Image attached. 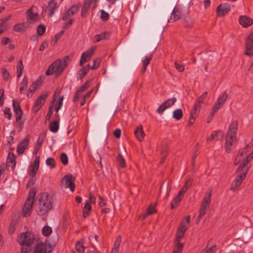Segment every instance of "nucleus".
Returning <instances> with one entry per match:
<instances>
[{"label": "nucleus", "instance_id": "1", "mask_svg": "<svg viewBox=\"0 0 253 253\" xmlns=\"http://www.w3.org/2000/svg\"><path fill=\"white\" fill-rule=\"evenodd\" d=\"M39 202V206L36 209L37 212L39 215H44L52 209V199L47 193L41 194Z\"/></svg>", "mask_w": 253, "mask_h": 253}, {"label": "nucleus", "instance_id": "2", "mask_svg": "<svg viewBox=\"0 0 253 253\" xmlns=\"http://www.w3.org/2000/svg\"><path fill=\"white\" fill-rule=\"evenodd\" d=\"M68 60V56H65L62 59H58L55 60L48 67L45 75L49 76L54 73L57 76L60 75L67 66V62Z\"/></svg>", "mask_w": 253, "mask_h": 253}, {"label": "nucleus", "instance_id": "3", "mask_svg": "<svg viewBox=\"0 0 253 253\" xmlns=\"http://www.w3.org/2000/svg\"><path fill=\"white\" fill-rule=\"evenodd\" d=\"M211 196V193H206L204 197L199 210V214L196 219L198 223L200 221L202 218L206 214V210L210 206Z\"/></svg>", "mask_w": 253, "mask_h": 253}, {"label": "nucleus", "instance_id": "4", "mask_svg": "<svg viewBox=\"0 0 253 253\" xmlns=\"http://www.w3.org/2000/svg\"><path fill=\"white\" fill-rule=\"evenodd\" d=\"M35 240V235L29 232L22 233L17 238L18 242L21 246H31Z\"/></svg>", "mask_w": 253, "mask_h": 253}, {"label": "nucleus", "instance_id": "5", "mask_svg": "<svg viewBox=\"0 0 253 253\" xmlns=\"http://www.w3.org/2000/svg\"><path fill=\"white\" fill-rule=\"evenodd\" d=\"M13 111L15 115V121L18 125L20 130L23 127L24 121L22 120L23 111L21 110L19 103L15 100H13Z\"/></svg>", "mask_w": 253, "mask_h": 253}, {"label": "nucleus", "instance_id": "6", "mask_svg": "<svg viewBox=\"0 0 253 253\" xmlns=\"http://www.w3.org/2000/svg\"><path fill=\"white\" fill-rule=\"evenodd\" d=\"M249 168L243 169L239 172L236 173H238L236 178L233 181L231 184L230 190L231 191H235L242 183L243 180L245 179L246 175L249 170Z\"/></svg>", "mask_w": 253, "mask_h": 253}, {"label": "nucleus", "instance_id": "7", "mask_svg": "<svg viewBox=\"0 0 253 253\" xmlns=\"http://www.w3.org/2000/svg\"><path fill=\"white\" fill-rule=\"evenodd\" d=\"M238 122L236 120L233 121L229 125L228 132L226 135L225 140L236 141L238 131Z\"/></svg>", "mask_w": 253, "mask_h": 253}, {"label": "nucleus", "instance_id": "8", "mask_svg": "<svg viewBox=\"0 0 253 253\" xmlns=\"http://www.w3.org/2000/svg\"><path fill=\"white\" fill-rule=\"evenodd\" d=\"M27 20L31 23H34L40 19V15L38 12L37 7L33 5L27 11Z\"/></svg>", "mask_w": 253, "mask_h": 253}, {"label": "nucleus", "instance_id": "9", "mask_svg": "<svg viewBox=\"0 0 253 253\" xmlns=\"http://www.w3.org/2000/svg\"><path fill=\"white\" fill-rule=\"evenodd\" d=\"M245 49L246 55L249 57L253 56V33H251L246 40Z\"/></svg>", "mask_w": 253, "mask_h": 253}, {"label": "nucleus", "instance_id": "10", "mask_svg": "<svg viewBox=\"0 0 253 253\" xmlns=\"http://www.w3.org/2000/svg\"><path fill=\"white\" fill-rule=\"evenodd\" d=\"M61 182L65 188H69L72 192L75 190V185L74 183L73 177L71 175H65L62 179Z\"/></svg>", "mask_w": 253, "mask_h": 253}, {"label": "nucleus", "instance_id": "11", "mask_svg": "<svg viewBox=\"0 0 253 253\" xmlns=\"http://www.w3.org/2000/svg\"><path fill=\"white\" fill-rule=\"evenodd\" d=\"M47 97V94H42L35 101V104L33 107V111L36 113L41 108V107L44 104L46 99Z\"/></svg>", "mask_w": 253, "mask_h": 253}, {"label": "nucleus", "instance_id": "12", "mask_svg": "<svg viewBox=\"0 0 253 253\" xmlns=\"http://www.w3.org/2000/svg\"><path fill=\"white\" fill-rule=\"evenodd\" d=\"M175 97L169 99L165 101L157 109V112L159 114H162L166 109L173 105L176 102Z\"/></svg>", "mask_w": 253, "mask_h": 253}, {"label": "nucleus", "instance_id": "13", "mask_svg": "<svg viewBox=\"0 0 253 253\" xmlns=\"http://www.w3.org/2000/svg\"><path fill=\"white\" fill-rule=\"evenodd\" d=\"M95 49V47H91L82 54L80 61V65L81 66H82L87 61L89 60L91 58Z\"/></svg>", "mask_w": 253, "mask_h": 253}, {"label": "nucleus", "instance_id": "14", "mask_svg": "<svg viewBox=\"0 0 253 253\" xmlns=\"http://www.w3.org/2000/svg\"><path fill=\"white\" fill-rule=\"evenodd\" d=\"M79 8L80 6L78 4L73 5L63 14L61 18L62 20L65 21L68 19V18L73 16L78 11Z\"/></svg>", "mask_w": 253, "mask_h": 253}, {"label": "nucleus", "instance_id": "15", "mask_svg": "<svg viewBox=\"0 0 253 253\" xmlns=\"http://www.w3.org/2000/svg\"><path fill=\"white\" fill-rule=\"evenodd\" d=\"M230 10V5L228 3L219 4L217 8V13L219 16H223Z\"/></svg>", "mask_w": 253, "mask_h": 253}, {"label": "nucleus", "instance_id": "16", "mask_svg": "<svg viewBox=\"0 0 253 253\" xmlns=\"http://www.w3.org/2000/svg\"><path fill=\"white\" fill-rule=\"evenodd\" d=\"M42 84V82L38 80L32 83V84L29 86V89L27 91V96L28 97H31L34 92L39 88Z\"/></svg>", "mask_w": 253, "mask_h": 253}, {"label": "nucleus", "instance_id": "17", "mask_svg": "<svg viewBox=\"0 0 253 253\" xmlns=\"http://www.w3.org/2000/svg\"><path fill=\"white\" fill-rule=\"evenodd\" d=\"M207 95L208 92H205L197 99L194 105V110L195 111V114L198 113V112L199 111L200 108L203 104L204 100L207 98Z\"/></svg>", "mask_w": 253, "mask_h": 253}, {"label": "nucleus", "instance_id": "18", "mask_svg": "<svg viewBox=\"0 0 253 253\" xmlns=\"http://www.w3.org/2000/svg\"><path fill=\"white\" fill-rule=\"evenodd\" d=\"M92 0H84L83 5L81 9V15L82 17L85 18L86 17Z\"/></svg>", "mask_w": 253, "mask_h": 253}, {"label": "nucleus", "instance_id": "19", "mask_svg": "<svg viewBox=\"0 0 253 253\" xmlns=\"http://www.w3.org/2000/svg\"><path fill=\"white\" fill-rule=\"evenodd\" d=\"M29 138L28 136L26 137L24 140L21 142L17 148V152L19 154H22L28 145Z\"/></svg>", "mask_w": 253, "mask_h": 253}, {"label": "nucleus", "instance_id": "20", "mask_svg": "<svg viewBox=\"0 0 253 253\" xmlns=\"http://www.w3.org/2000/svg\"><path fill=\"white\" fill-rule=\"evenodd\" d=\"M33 203L30 200H26L23 209V214L25 217L29 216L31 214Z\"/></svg>", "mask_w": 253, "mask_h": 253}, {"label": "nucleus", "instance_id": "21", "mask_svg": "<svg viewBox=\"0 0 253 253\" xmlns=\"http://www.w3.org/2000/svg\"><path fill=\"white\" fill-rule=\"evenodd\" d=\"M239 23L244 27H248L253 23V20L247 16H241L239 17Z\"/></svg>", "mask_w": 253, "mask_h": 253}, {"label": "nucleus", "instance_id": "22", "mask_svg": "<svg viewBox=\"0 0 253 253\" xmlns=\"http://www.w3.org/2000/svg\"><path fill=\"white\" fill-rule=\"evenodd\" d=\"M134 133L138 140L141 141L144 139L145 134L143 130V127L141 125L136 127Z\"/></svg>", "mask_w": 253, "mask_h": 253}, {"label": "nucleus", "instance_id": "23", "mask_svg": "<svg viewBox=\"0 0 253 253\" xmlns=\"http://www.w3.org/2000/svg\"><path fill=\"white\" fill-rule=\"evenodd\" d=\"M16 164V156L13 153H9L8 155L6 165L13 169Z\"/></svg>", "mask_w": 253, "mask_h": 253}, {"label": "nucleus", "instance_id": "24", "mask_svg": "<svg viewBox=\"0 0 253 253\" xmlns=\"http://www.w3.org/2000/svg\"><path fill=\"white\" fill-rule=\"evenodd\" d=\"M57 8L58 6L55 1L54 0H50L48 4V16L51 17Z\"/></svg>", "mask_w": 253, "mask_h": 253}, {"label": "nucleus", "instance_id": "25", "mask_svg": "<svg viewBox=\"0 0 253 253\" xmlns=\"http://www.w3.org/2000/svg\"><path fill=\"white\" fill-rule=\"evenodd\" d=\"M188 227L184 223L181 222L176 234V238L181 239L184 235L185 231L187 230Z\"/></svg>", "mask_w": 253, "mask_h": 253}, {"label": "nucleus", "instance_id": "26", "mask_svg": "<svg viewBox=\"0 0 253 253\" xmlns=\"http://www.w3.org/2000/svg\"><path fill=\"white\" fill-rule=\"evenodd\" d=\"M253 158V151L249 155L247 158L243 161V162L239 165L236 172H238L240 170L244 169L246 165L251 161Z\"/></svg>", "mask_w": 253, "mask_h": 253}, {"label": "nucleus", "instance_id": "27", "mask_svg": "<svg viewBox=\"0 0 253 253\" xmlns=\"http://www.w3.org/2000/svg\"><path fill=\"white\" fill-rule=\"evenodd\" d=\"M181 16V12L178 9L174 8L172 11L170 17V20L172 21H175L180 19Z\"/></svg>", "mask_w": 253, "mask_h": 253}, {"label": "nucleus", "instance_id": "28", "mask_svg": "<svg viewBox=\"0 0 253 253\" xmlns=\"http://www.w3.org/2000/svg\"><path fill=\"white\" fill-rule=\"evenodd\" d=\"M180 239H176L175 241L176 247L173 249V253H182L183 248V244L180 243Z\"/></svg>", "mask_w": 253, "mask_h": 253}, {"label": "nucleus", "instance_id": "29", "mask_svg": "<svg viewBox=\"0 0 253 253\" xmlns=\"http://www.w3.org/2000/svg\"><path fill=\"white\" fill-rule=\"evenodd\" d=\"M236 141H231V140H225L224 145L225 150L226 153H230L234 148V144Z\"/></svg>", "mask_w": 253, "mask_h": 253}, {"label": "nucleus", "instance_id": "30", "mask_svg": "<svg viewBox=\"0 0 253 253\" xmlns=\"http://www.w3.org/2000/svg\"><path fill=\"white\" fill-rule=\"evenodd\" d=\"M46 246L43 243H39L37 244L34 253H46Z\"/></svg>", "mask_w": 253, "mask_h": 253}, {"label": "nucleus", "instance_id": "31", "mask_svg": "<svg viewBox=\"0 0 253 253\" xmlns=\"http://www.w3.org/2000/svg\"><path fill=\"white\" fill-rule=\"evenodd\" d=\"M183 197V196L178 193V194L173 198L171 203V209H173L176 208L179 205Z\"/></svg>", "mask_w": 253, "mask_h": 253}, {"label": "nucleus", "instance_id": "32", "mask_svg": "<svg viewBox=\"0 0 253 253\" xmlns=\"http://www.w3.org/2000/svg\"><path fill=\"white\" fill-rule=\"evenodd\" d=\"M248 146L247 145L246 147L244 148V150H242V151H240L238 154H237L236 157L235 158L234 164L235 165H238L242 160V158L243 157V154L244 153H246L247 152V149Z\"/></svg>", "mask_w": 253, "mask_h": 253}, {"label": "nucleus", "instance_id": "33", "mask_svg": "<svg viewBox=\"0 0 253 253\" xmlns=\"http://www.w3.org/2000/svg\"><path fill=\"white\" fill-rule=\"evenodd\" d=\"M165 145L162 146V148L161 150V163H163L164 161L165 158L167 157L168 153V148L166 143L163 142Z\"/></svg>", "mask_w": 253, "mask_h": 253}, {"label": "nucleus", "instance_id": "34", "mask_svg": "<svg viewBox=\"0 0 253 253\" xmlns=\"http://www.w3.org/2000/svg\"><path fill=\"white\" fill-rule=\"evenodd\" d=\"M227 98V94L226 92H224L221 95L218 97L215 103L222 106L226 101Z\"/></svg>", "mask_w": 253, "mask_h": 253}, {"label": "nucleus", "instance_id": "35", "mask_svg": "<svg viewBox=\"0 0 253 253\" xmlns=\"http://www.w3.org/2000/svg\"><path fill=\"white\" fill-rule=\"evenodd\" d=\"M91 210V206L90 205V201H86L85 203L84 209L83 210V214L84 217L87 216Z\"/></svg>", "mask_w": 253, "mask_h": 253}, {"label": "nucleus", "instance_id": "36", "mask_svg": "<svg viewBox=\"0 0 253 253\" xmlns=\"http://www.w3.org/2000/svg\"><path fill=\"white\" fill-rule=\"evenodd\" d=\"M28 83V79L26 76H25L20 84V92L23 93V91L26 88Z\"/></svg>", "mask_w": 253, "mask_h": 253}, {"label": "nucleus", "instance_id": "37", "mask_svg": "<svg viewBox=\"0 0 253 253\" xmlns=\"http://www.w3.org/2000/svg\"><path fill=\"white\" fill-rule=\"evenodd\" d=\"M24 66L22 60H20L17 63V76L20 78L22 76Z\"/></svg>", "mask_w": 253, "mask_h": 253}, {"label": "nucleus", "instance_id": "38", "mask_svg": "<svg viewBox=\"0 0 253 253\" xmlns=\"http://www.w3.org/2000/svg\"><path fill=\"white\" fill-rule=\"evenodd\" d=\"M152 59V55H149L145 57L144 59L142 61L143 62V72H144L147 68V66L149 64L150 62Z\"/></svg>", "mask_w": 253, "mask_h": 253}, {"label": "nucleus", "instance_id": "39", "mask_svg": "<svg viewBox=\"0 0 253 253\" xmlns=\"http://www.w3.org/2000/svg\"><path fill=\"white\" fill-rule=\"evenodd\" d=\"M108 33L106 32L102 33L100 34L95 36L93 38V41L94 42H99L102 40H105L107 37L106 35Z\"/></svg>", "mask_w": 253, "mask_h": 253}, {"label": "nucleus", "instance_id": "40", "mask_svg": "<svg viewBox=\"0 0 253 253\" xmlns=\"http://www.w3.org/2000/svg\"><path fill=\"white\" fill-rule=\"evenodd\" d=\"M121 242V239L120 237H118L114 244V247L112 249V252L115 253H118L119 252V249Z\"/></svg>", "mask_w": 253, "mask_h": 253}, {"label": "nucleus", "instance_id": "41", "mask_svg": "<svg viewBox=\"0 0 253 253\" xmlns=\"http://www.w3.org/2000/svg\"><path fill=\"white\" fill-rule=\"evenodd\" d=\"M59 123L58 122H52L49 125L50 130L53 132H56L59 129Z\"/></svg>", "mask_w": 253, "mask_h": 253}, {"label": "nucleus", "instance_id": "42", "mask_svg": "<svg viewBox=\"0 0 253 253\" xmlns=\"http://www.w3.org/2000/svg\"><path fill=\"white\" fill-rule=\"evenodd\" d=\"M117 163L119 167L122 168H125L126 167L125 159L121 154L118 155Z\"/></svg>", "mask_w": 253, "mask_h": 253}, {"label": "nucleus", "instance_id": "43", "mask_svg": "<svg viewBox=\"0 0 253 253\" xmlns=\"http://www.w3.org/2000/svg\"><path fill=\"white\" fill-rule=\"evenodd\" d=\"M191 184H192V182L191 181H190V180L187 181L185 183V185L182 187L181 189L178 192L179 195H181L182 196H184V194L187 191V190H188V189L190 187V186L191 185Z\"/></svg>", "mask_w": 253, "mask_h": 253}, {"label": "nucleus", "instance_id": "44", "mask_svg": "<svg viewBox=\"0 0 253 253\" xmlns=\"http://www.w3.org/2000/svg\"><path fill=\"white\" fill-rule=\"evenodd\" d=\"M173 118L177 120L181 119L183 116V113L180 109H176L173 112Z\"/></svg>", "mask_w": 253, "mask_h": 253}, {"label": "nucleus", "instance_id": "45", "mask_svg": "<svg viewBox=\"0 0 253 253\" xmlns=\"http://www.w3.org/2000/svg\"><path fill=\"white\" fill-rule=\"evenodd\" d=\"M29 174L32 176L34 177L36 175V173L39 169V167L34 166V165H30L29 167Z\"/></svg>", "mask_w": 253, "mask_h": 253}, {"label": "nucleus", "instance_id": "46", "mask_svg": "<svg viewBox=\"0 0 253 253\" xmlns=\"http://www.w3.org/2000/svg\"><path fill=\"white\" fill-rule=\"evenodd\" d=\"M90 85V81H87L85 84L81 86L77 91L78 93H82L87 88H88Z\"/></svg>", "mask_w": 253, "mask_h": 253}, {"label": "nucleus", "instance_id": "47", "mask_svg": "<svg viewBox=\"0 0 253 253\" xmlns=\"http://www.w3.org/2000/svg\"><path fill=\"white\" fill-rule=\"evenodd\" d=\"M52 231V228L48 226H44L42 229V233L44 236L50 235Z\"/></svg>", "mask_w": 253, "mask_h": 253}, {"label": "nucleus", "instance_id": "48", "mask_svg": "<svg viewBox=\"0 0 253 253\" xmlns=\"http://www.w3.org/2000/svg\"><path fill=\"white\" fill-rule=\"evenodd\" d=\"M222 106L215 103L210 112V116L212 118L217 111L221 108Z\"/></svg>", "mask_w": 253, "mask_h": 253}, {"label": "nucleus", "instance_id": "49", "mask_svg": "<svg viewBox=\"0 0 253 253\" xmlns=\"http://www.w3.org/2000/svg\"><path fill=\"white\" fill-rule=\"evenodd\" d=\"M42 140L39 138L37 140V143L34 149V153L35 155H37L38 153L39 150L41 149L42 147Z\"/></svg>", "mask_w": 253, "mask_h": 253}, {"label": "nucleus", "instance_id": "50", "mask_svg": "<svg viewBox=\"0 0 253 253\" xmlns=\"http://www.w3.org/2000/svg\"><path fill=\"white\" fill-rule=\"evenodd\" d=\"M36 190L35 189L33 188L30 190L29 194L28 197L26 200H30L32 203H34V199L36 196Z\"/></svg>", "mask_w": 253, "mask_h": 253}, {"label": "nucleus", "instance_id": "51", "mask_svg": "<svg viewBox=\"0 0 253 253\" xmlns=\"http://www.w3.org/2000/svg\"><path fill=\"white\" fill-rule=\"evenodd\" d=\"M219 133H220V131H213L210 136L207 137V141H211L214 139L217 140V139H218L217 135Z\"/></svg>", "mask_w": 253, "mask_h": 253}, {"label": "nucleus", "instance_id": "52", "mask_svg": "<svg viewBox=\"0 0 253 253\" xmlns=\"http://www.w3.org/2000/svg\"><path fill=\"white\" fill-rule=\"evenodd\" d=\"M75 248L77 252L79 253H83L84 250V247L83 245V244L81 242H78L76 245Z\"/></svg>", "mask_w": 253, "mask_h": 253}, {"label": "nucleus", "instance_id": "53", "mask_svg": "<svg viewBox=\"0 0 253 253\" xmlns=\"http://www.w3.org/2000/svg\"><path fill=\"white\" fill-rule=\"evenodd\" d=\"M60 161H61V163L64 165H66L68 164V157H67V155L65 153H61L60 155Z\"/></svg>", "mask_w": 253, "mask_h": 253}, {"label": "nucleus", "instance_id": "54", "mask_svg": "<svg viewBox=\"0 0 253 253\" xmlns=\"http://www.w3.org/2000/svg\"><path fill=\"white\" fill-rule=\"evenodd\" d=\"M197 116V113L195 114V111H194V110L193 109V110L191 113V117L190 118L189 121H188V125L189 126H191L194 123L195 118Z\"/></svg>", "mask_w": 253, "mask_h": 253}, {"label": "nucleus", "instance_id": "55", "mask_svg": "<svg viewBox=\"0 0 253 253\" xmlns=\"http://www.w3.org/2000/svg\"><path fill=\"white\" fill-rule=\"evenodd\" d=\"M45 31V26L42 24L40 25L37 28V33L39 36H42Z\"/></svg>", "mask_w": 253, "mask_h": 253}, {"label": "nucleus", "instance_id": "56", "mask_svg": "<svg viewBox=\"0 0 253 253\" xmlns=\"http://www.w3.org/2000/svg\"><path fill=\"white\" fill-rule=\"evenodd\" d=\"M46 164L50 167L51 168H54L55 167V162L53 158H48L46 160Z\"/></svg>", "mask_w": 253, "mask_h": 253}, {"label": "nucleus", "instance_id": "57", "mask_svg": "<svg viewBox=\"0 0 253 253\" xmlns=\"http://www.w3.org/2000/svg\"><path fill=\"white\" fill-rule=\"evenodd\" d=\"M24 24H17L14 26L13 30L16 32H20L24 30Z\"/></svg>", "mask_w": 253, "mask_h": 253}, {"label": "nucleus", "instance_id": "58", "mask_svg": "<svg viewBox=\"0 0 253 253\" xmlns=\"http://www.w3.org/2000/svg\"><path fill=\"white\" fill-rule=\"evenodd\" d=\"M101 59L100 58H97L95 59L93 61V65L91 66V69L92 70H94L97 69L100 66V64L101 62Z\"/></svg>", "mask_w": 253, "mask_h": 253}, {"label": "nucleus", "instance_id": "59", "mask_svg": "<svg viewBox=\"0 0 253 253\" xmlns=\"http://www.w3.org/2000/svg\"><path fill=\"white\" fill-rule=\"evenodd\" d=\"M109 14L104 10H101V18L104 21H106L109 19Z\"/></svg>", "mask_w": 253, "mask_h": 253}, {"label": "nucleus", "instance_id": "60", "mask_svg": "<svg viewBox=\"0 0 253 253\" xmlns=\"http://www.w3.org/2000/svg\"><path fill=\"white\" fill-rule=\"evenodd\" d=\"M31 246H21V253H30L31 251Z\"/></svg>", "mask_w": 253, "mask_h": 253}, {"label": "nucleus", "instance_id": "61", "mask_svg": "<svg viewBox=\"0 0 253 253\" xmlns=\"http://www.w3.org/2000/svg\"><path fill=\"white\" fill-rule=\"evenodd\" d=\"M156 212V211L154 207L153 206H150L147 210V213H146V215H145L144 217H145V216L146 215L152 214L155 213Z\"/></svg>", "mask_w": 253, "mask_h": 253}, {"label": "nucleus", "instance_id": "62", "mask_svg": "<svg viewBox=\"0 0 253 253\" xmlns=\"http://www.w3.org/2000/svg\"><path fill=\"white\" fill-rule=\"evenodd\" d=\"M4 114L5 117L8 120H10L11 119V113L10 108L6 107L4 110Z\"/></svg>", "mask_w": 253, "mask_h": 253}, {"label": "nucleus", "instance_id": "63", "mask_svg": "<svg viewBox=\"0 0 253 253\" xmlns=\"http://www.w3.org/2000/svg\"><path fill=\"white\" fill-rule=\"evenodd\" d=\"M2 77L5 80H8L9 77V72L5 69L2 68Z\"/></svg>", "mask_w": 253, "mask_h": 253}, {"label": "nucleus", "instance_id": "64", "mask_svg": "<svg viewBox=\"0 0 253 253\" xmlns=\"http://www.w3.org/2000/svg\"><path fill=\"white\" fill-rule=\"evenodd\" d=\"M87 73L85 72V71H84V69H81L79 71V73L78 74V78L80 79V80H82L84 76Z\"/></svg>", "mask_w": 253, "mask_h": 253}]
</instances>
